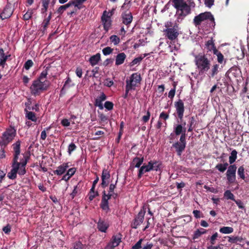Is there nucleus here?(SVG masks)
<instances>
[{
  "label": "nucleus",
  "mask_w": 249,
  "mask_h": 249,
  "mask_svg": "<svg viewBox=\"0 0 249 249\" xmlns=\"http://www.w3.org/2000/svg\"><path fill=\"white\" fill-rule=\"evenodd\" d=\"M224 196L227 199L235 200L233 194L230 190H227L224 192Z\"/></svg>",
  "instance_id": "44"
},
{
  "label": "nucleus",
  "mask_w": 249,
  "mask_h": 249,
  "mask_svg": "<svg viewBox=\"0 0 249 249\" xmlns=\"http://www.w3.org/2000/svg\"><path fill=\"white\" fill-rule=\"evenodd\" d=\"M73 2L71 0L65 5H61L56 10V13L59 15H61L63 12L69 7L73 5Z\"/></svg>",
  "instance_id": "26"
},
{
  "label": "nucleus",
  "mask_w": 249,
  "mask_h": 249,
  "mask_svg": "<svg viewBox=\"0 0 249 249\" xmlns=\"http://www.w3.org/2000/svg\"><path fill=\"white\" fill-rule=\"evenodd\" d=\"M27 163V158H25V160L22 161L18 162V163L19 164V168L18 170V174L19 175L23 176L26 173V170L25 166Z\"/></svg>",
  "instance_id": "23"
},
{
  "label": "nucleus",
  "mask_w": 249,
  "mask_h": 249,
  "mask_svg": "<svg viewBox=\"0 0 249 249\" xmlns=\"http://www.w3.org/2000/svg\"><path fill=\"white\" fill-rule=\"evenodd\" d=\"M100 59L101 55L99 53H97L90 57L89 62L91 66H94L98 64Z\"/></svg>",
  "instance_id": "28"
},
{
  "label": "nucleus",
  "mask_w": 249,
  "mask_h": 249,
  "mask_svg": "<svg viewBox=\"0 0 249 249\" xmlns=\"http://www.w3.org/2000/svg\"><path fill=\"white\" fill-rule=\"evenodd\" d=\"M107 98V96L104 93L102 92L101 94L97 96L95 99V101L94 102V105L95 107H98L101 110L104 109V105L103 104V102L105 101Z\"/></svg>",
  "instance_id": "18"
},
{
  "label": "nucleus",
  "mask_w": 249,
  "mask_h": 249,
  "mask_svg": "<svg viewBox=\"0 0 249 249\" xmlns=\"http://www.w3.org/2000/svg\"><path fill=\"white\" fill-rule=\"evenodd\" d=\"M71 82H72V81H71V78L69 76L67 77L66 81H65V84H64L62 89H63L65 88H69L71 86H73L74 85L73 84L71 85Z\"/></svg>",
  "instance_id": "49"
},
{
  "label": "nucleus",
  "mask_w": 249,
  "mask_h": 249,
  "mask_svg": "<svg viewBox=\"0 0 249 249\" xmlns=\"http://www.w3.org/2000/svg\"><path fill=\"white\" fill-rule=\"evenodd\" d=\"M142 81V77L140 73L136 72L131 75L129 79L126 80V86L132 90H135Z\"/></svg>",
  "instance_id": "8"
},
{
  "label": "nucleus",
  "mask_w": 249,
  "mask_h": 249,
  "mask_svg": "<svg viewBox=\"0 0 249 249\" xmlns=\"http://www.w3.org/2000/svg\"><path fill=\"white\" fill-rule=\"evenodd\" d=\"M3 146H0V159H4L6 157L5 148Z\"/></svg>",
  "instance_id": "56"
},
{
  "label": "nucleus",
  "mask_w": 249,
  "mask_h": 249,
  "mask_svg": "<svg viewBox=\"0 0 249 249\" xmlns=\"http://www.w3.org/2000/svg\"><path fill=\"white\" fill-rule=\"evenodd\" d=\"M78 185H79V184H78L76 186H74L73 191L70 194V196H71L72 199L74 198V197L76 196V195L78 193L77 189L79 188V187H78Z\"/></svg>",
  "instance_id": "54"
},
{
  "label": "nucleus",
  "mask_w": 249,
  "mask_h": 249,
  "mask_svg": "<svg viewBox=\"0 0 249 249\" xmlns=\"http://www.w3.org/2000/svg\"><path fill=\"white\" fill-rule=\"evenodd\" d=\"M193 213L194 214V216L196 218H198L200 217H203V214L199 210H194L193 212Z\"/></svg>",
  "instance_id": "53"
},
{
  "label": "nucleus",
  "mask_w": 249,
  "mask_h": 249,
  "mask_svg": "<svg viewBox=\"0 0 249 249\" xmlns=\"http://www.w3.org/2000/svg\"><path fill=\"white\" fill-rule=\"evenodd\" d=\"M24 111L26 112V117L28 119L30 120L33 122H36L37 118L36 117V114L34 112L28 111L27 108H25Z\"/></svg>",
  "instance_id": "33"
},
{
  "label": "nucleus",
  "mask_w": 249,
  "mask_h": 249,
  "mask_svg": "<svg viewBox=\"0 0 249 249\" xmlns=\"http://www.w3.org/2000/svg\"><path fill=\"white\" fill-rule=\"evenodd\" d=\"M237 167L235 164L230 165L226 172L227 179L230 184L233 183L236 179Z\"/></svg>",
  "instance_id": "11"
},
{
  "label": "nucleus",
  "mask_w": 249,
  "mask_h": 249,
  "mask_svg": "<svg viewBox=\"0 0 249 249\" xmlns=\"http://www.w3.org/2000/svg\"><path fill=\"white\" fill-rule=\"evenodd\" d=\"M87 0H71V1L73 2V5H74L75 8H77L78 10H80L84 7L83 4Z\"/></svg>",
  "instance_id": "34"
},
{
  "label": "nucleus",
  "mask_w": 249,
  "mask_h": 249,
  "mask_svg": "<svg viewBox=\"0 0 249 249\" xmlns=\"http://www.w3.org/2000/svg\"><path fill=\"white\" fill-rule=\"evenodd\" d=\"M160 164L156 160H150L148 162L147 164H144L139 169L137 177L138 179H140L142 175L147 172L151 171H157L160 168Z\"/></svg>",
  "instance_id": "5"
},
{
  "label": "nucleus",
  "mask_w": 249,
  "mask_h": 249,
  "mask_svg": "<svg viewBox=\"0 0 249 249\" xmlns=\"http://www.w3.org/2000/svg\"><path fill=\"white\" fill-rule=\"evenodd\" d=\"M108 227V225L107 222H105L101 219L99 220V221L97 223V228L99 231L106 232Z\"/></svg>",
  "instance_id": "24"
},
{
  "label": "nucleus",
  "mask_w": 249,
  "mask_h": 249,
  "mask_svg": "<svg viewBox=\"0 0 249 249\" xmlns=\"http://www.w3.org/2000/svg\"><path fill=\"white\" fill-rule=\"evenodd\" d=\"M146 56V54H144L143 56H140L137 58H135L131 62V63H130L131 66H134L135 65L139 64L142 61V60L143 59V58L144 57H145Z\"/></svg>",
  "instance_id": "45"
},
{
  "label": "nucleus",
  "mask_w": 249,
  "mask_h": 249,
  "mask_svg": "<svg viewBox=\"0 0 249 249\" xmlns=\"http://www.w3.org/2000/svg\"><path fill=\"white\" fill-rule=\"evenodd\" d=\"M20 144L21 142L18 140L12 145L13 150V159L12 161L18 162V156L20 153Z\"/></svg>",
  "instance_id": "16"
},
{
  "label": "nucleus",
  "mask_w": 249,
  "mask_h": 249,
  "mask_svg": "<svg viewBox=\"0 0 249 249\" xmlns=\"http://www.w3.org/2000/svg\"><path fill=\"white\" fill-rule=\"evenodd\" d=\"M214 0H204L206 6L211 8L214 4Z\"/></svg>",
  "instance_id": "62"
},
{
  "label": "nucleus",
  "mask_w": 249,
  "mask_h": 249,
  "mask_svg": "<svg viewBox=\"0 0 249 249\" xmlns=\"http://www.w3.org/2000/svg\"><path fill=\"white\" fill-rule=\"evenodd\" d=\"M219 231L222 233L229 234L233 231V229L231 227H223L220 228Z\"/></svg>",
  "instance_id": "37"
},
{
  "label": "nucleus",
  "mask_w": 249,
  "mask_h": 249,
  "mask_svg": "<svg viewBox=\"0 0 249 249\" xmlns=\"http://www.w3.org/2000/svg\"><path fill=\"white\" fill-rule=\"evenodd\" d=\"M77 148V146L73 142H71L68 146V152L70 155H71V153L75 151Z\"/></svg>",
  "instance_id": "48"
},
{
  "label": "nucleus",
  "mask_w": 249,
  "mask_h": 249,
  "mask_svg": "<svg viewBox=\"0 0 249 249\" xmlns=\"http://www.w3.org/2000/svg\"><path fill=\"white\" fill-rule=\"evenodd\" d=\"M10 56V55H5L4 53L3 49H0V66L4 67L6 61H7L8 57Z\"/></svg>",
  "instance_id": "29"
},
{
  "label": "nucleus",
  "mask_w": 249,
  "mask_h": 249,
  "mask_svg": "<svg viewBox=\"0 0 249 249\" xmlns=\"http://www.w3.org/2000/svg\"><path fill=\"white\" fill-rule=\"evenodd\" d=\"M12 169L7 174V177L9 179H14L17 178L19 168V164L18 162L12 161Z\"/></svg>",
  "instance_id": "17"
},
{
  "label": "nucleus",
  "mask_w": 249,
  "mask_h": 249,
  "mask_svg": "<svg viewBox=\"0 0 249 249\" xmlns=\"http://www.w3.org/2000/svg\"><path fill=\"white\" fill-rule=\"evenodd\" d=\"M153 247V244L152 242L140 239L132 246V249H152Z\"/></svg>",
  "instance_id": "13"
},
{
  "label": "nucleus",
  "mask_w": 249,
  "mask_h": 249,
  "mask_svg": "<svg viewBox=\"0 0 249 249\" xmlns=\"http://www.w3.org/2000/svg\"><path fill=\"white\" fill-rule=\"evenodd\" d=\"M51 128V127H47L43 131L41 132L40 138L43 140H45L47 137V134L46 131H48Z\"/></svg>",
  "instance_id": "59"
},
{
  "label": "nucleus",
  "mask_w": 249,
  "mask_h": 249,
  "mask_svg": "<svg viewBox=\"0 0 249 249\" xmlns=\"http://www.w3.org/2000/svg\"><path fill=\"white\" fill-rule=\"evenodd\" d=\"M121 18L122 23L128 27L132 21L133 16L130 12H124L122 13Z\"/></svg>",
  "instance_id": "19"
},
{
  "label": "nucleus",
  "mask_w": 249,
  "mask_h": 249,
  "mask_svg": "<svg viewBox=\"0 0 249 249\" xmlns=\"http://www.w3.org/2000/svg\"><path fill=\"white\" fill-rule=\"evenodd\" d=\"M76 170V169L74 167L69 169L67 172V175L71 178L75 174Z\"/></svg>",
  "instance_id": "63"
},
{
  "label": "nucleus",
  "mask_w": 249,
  "mask_h": 249,
  "mask_svg": "<svg viewBox=\"0 0 249 249\" xmlns=\"http://www.w3.org/2000/svg\"><path fill=\"white\" fill-rule=\"evenodd\" d=\"M110 41L115 45H118L120 42V38L116 35H112L110 37Z\"/></svg>",
  "instance_id": "46"
},
{
  "label": "nucleus",
  "mask_w": 249,
  "mask_h": 249,
  "mask_svg": "<svg viewBox=\"0 0 249 249\" xmlns=\"http://www.w3.org/2000/svg\"><path fill=\"white\" fill-rule=\"evenodd\" d=\"M48 75V71L47 70V69L43 70L41 73H40V75L38 77V78L37 79V80H40L42 81H45V82H49L46 79L47 75Z\"/></svg>",
  "instance_id": "40"
},
{
  "label": "nucleus",
  "mask_w": 249,
  "mask_h": 249,
  "mask_svg": "<svg viewBox=\"0 0 249 249\" xmlns=\"http://www.w3.org/2000/svg\"><path fill=\"white\" fill-rule=\"evenodd\" d=\"M165 26L167 28L166 29H164L163 31L165 36L171 41L176 39L179 34L178 30L175 28V26L173 28H169L170 25L167 23Z\"/></svg>",
  "instance_id": "9"
},
{
  "label": "nucleus",
  "mask_w": 249,
  "mask_h": 249,
  "mask_svg": "<svg viewBox=\"0 0 249 249\" xmlns=\"http://www.w3.org/2000/svg\"><path fill=\"white\" fill-rule=\"evenodd\" d=\"M102 194L100 207L103 210L105 211L106 213H108L110 210L108 205V200L112 197V193L108 192V194H107L106 192L104 190L102 192Z\"/></svg>",
  "instance_id": "10"
},
{
  "label": "nucleus",
  "mask_w": 249,
  "mask_h": 249,
  "mask_svg": "<svg viewBox=\"0 0 249 249\" xmlns=\"http://www.w3.org/2000/svg\"><path fill=\"white\" fill-rule=\"evenodd\" d=\"M150 115H151V114H150V112L149 110H147V112H146V114L145 115H144L142 117V121L144 123H147L149 119H150Z\"/></svg>",
  "instance_id": "55"
},
{
  "label": "nucleus",
  "mask_w": 249,
  "mask_h": 249,
  "mask_svg": "<svg viewBox=\"0 0 249 249\" xmlns=\"http://www.w3.org/2000/svg\"><path fill=\"white\" fill-rule=\"evenodd\" d=\"M207 19L212 22L213 23V26L215 25L214 17L210 12L202 13L196 16H195L193 20L194 23L196 26H197L200 25L202 21Z\"/></svg>",
  "instance_id": "7"
},
{
  "label": "nucleus",
  "mask_w": 249,
  "mask_h": 249,
  "mask_svg": "<svg viewBox=\"0 0 249 249\" xmlns=\"http://www.w3.org/2000/svg\"><path fill=\"white\" fill-rule=\"evenodd\" d=\"M34 13L33 9H29L26 13L23 15V18L25 20H28L30 19L32 16V15Z\"/></svg>",
  "instance_id": "42"
},
{
  "label": "nucleus",
  "mask_w": 249,
  "mask_h": 249,
  "mask_svg": "<svg viewBox=\"0 0 249 249\" xmlns=\"http://www.w3.org/2000/svg\"><path fill=\"white\" fill-rule=\"evenodd\" d=\"M110 178L109 172L106 169H104L102 171L101 179L108 180Z\"/></svg>",
  "instance_id": "41"
},
{
  "label": "nucleus",
  "mask_w": 249,
  "mask_h": 249,
  "mask_svg": "<svg viewBox=\"0 0 249 249\" xmlns=\"http://www.w3.org/2000/svg\"><path fill=\"white\" fill-rule=\"evenodd\" d=\"M233 201L237 204V205L238 206L239 208L241 209H245V206L244 205V204L241 200H240V199L235 200H235H233Z\"/></svg>",
  "instance_id": "60"
},
{
  "label": "nucleus",
  "mask_w": 249,
  "mask_h": 249,
  "mask_svg": "<svg viewBox=\"0 0 249 249\" xmlns=\"http://www.w3.org/2000/svg\"><path fill=\"white\" fill-rule=\"evenodd\" d=\"M126 57V54L124 53H118L116 57L115 65L119 66L123 64Z\"/></svg>",
  "instance_id": "25"
},
{
  "label": "nucleus",
  "mask_w": 249,
  "mask_h": 249,
  "mask_svg": "<svg viewBox=\"0 0 249 249\" xmlns=\"http://www.w3.org/2000/svg\"><path fill=\"white\" fill-rule=\"evenodd\" d=\"M16 135V129L10 125L3 133L0 139V146L6 147L11 142Z\"/></svg>",
  "instance_id": "3"
},
{
  "label": "nucleus",
  "mask_w": 249,
  "mask_h": 249,
  "mask_svg": "<svg viewBox=\"0 0 249 249\" xmlns=\"http://www.w3.org/2000/svg\"><path fill=\"white\" fill-rule=\"evenodd\" d=\"M186 128L181 124H178L174 127V132L176 136H178L183 133H186Z\"/></svg>",
  "instance_id": "27"
},
{
  "label": "nucleus",
  "mask_w": 249,
  "mask_h": 249,
  "mask_svg": "<svg viewBox=\"0 0 249 249\" xmlns=\"http://www.w3.org/2000/svg\"><path fill=\"white\" fill-rule=\"evenodd\" d=\"M237 174L242 179H244L245 178V168L243 166H241L238 168Z\"/></svg>",
  "instance_id": "43"
},
{
  "label": "nucleus",
  "mask_w": 249,
  "mask_h": 249,
  "mask_svg": "<svg viewBox=\"0 0 249 249\" xmlns=\"http://www.w3.org/2000/svg\"><path fill=\"white\" fill-rule=\"evenodd\" d=\"M174 105L178 118L181 120L183 119L185 110L183 101L181 99H179L178 101L175 102Z\"/></svg>",
  "instance_id": "15"
},
{
  "label": "nucleus",
  "mask_w": 249,
  "mask_h": 249,
  "mask_svg": "<svg viewBox=\"0 0 249 249\" xmlns=\"http://www.w3.org/2000/svg\"><path fill=\"white\" fill-rule=\"evenodd\" d=\"M213 54L217 56L218 62L222 64L224 61V56L222 53L217 49H215Z\"/></svg>",
  "instance_id": "39"
},
{
  "label": "nucleus",
  "mask_w": 249,
  "mask_h": 249,
  "mask_svg": "<svg viewBox=\"0 0 249 249\" xmlns=\"http://www.w3.org/2000/svg\"><path fill=\"white\" fill-rule=\"evenodd\" d=\"M145 213L146 211L144 208L140 210L132 222L131 227L132 228L137 229L143 222Z\"/></svg>",
  "instance_id": "12"
},
{
  "label": "nucleus",
  "mask_w": 249,
  "mask_h": 249,
  "mask_svg": "<svg viewBox=\"0 0 249 249\" xmlns=\"http://www.w3.org/2000/svg\"><path fill=\"white\" fill-rule=\"evenodd\" d=\"M204 48L207 50L206 53L208 54V53L211 52L212 51L213 53H214V50L217 49L215 46L214 40L212 38L206 42Z\"/></svg>",
  "instance_id": "21"
},
{
  "label": "nucleus",
  "mask_w": 249,
  "mask_h": 249,
  "mask_svg": "<svg viewBox=\"0 0 249 249\" xmlns=\"http://www.w3.org/2000/svg\"><path fill=\"white\" fill-rule=\"evenodd\" d=\"M219 65L217 64H214L211 69L210 71V77H213L215 75L217 74L219 72Z\"/></svg>",
  "instance_id": "32"
},
{
  "label": "nucleus",
  "mask_w": 249,
  "mask_h": 249,
  "mask_svg": "<svg viewBox=\"0 0 249 249\" xmlns=\"http://www.w3.org/2000/svg\"><path fill=\"white\" fill-rule=\"evenodd\" d=\"M114 9H112L111 10L107 11L105 10L101 17V21L103 23L104 29L106 31V32H107L109 29H111L112 26V20L111 19V17L114 13Z\"/></svg>",
  "instance_id": "6"
},
{
  "label": "nucleus",
  "mask_w": 249,
  "mask_h": 249,
  "mask_svg": "<svg viewBox=\"0 0 249 249\" xmlns=\"http://www.w3.org/2000/svg\"><path fill=\"white\" fill-rule=\"evenodd\" d=\"M49 85V82L36 79L33 81L30 87L31 94L35 96L39 95L41 92L47 89Z\"/></svg>",
  "instance_id": "4"
},
{
  "label": "nucleus",
  "mask_w": 249,
  "mask_h": 249,
  "mask_svg": "<svg viewBox=\"0 0 249 249\" xmlns=\"http://www.w3.org/2000/svg\"><path fill=\"white\" fill-rule=\"evenodd\" d=\"M218 237V234L217 232H215L210 238V243L212 245H214L215 243V240Z\"/></svg>",
  "instance_id": "52"
},
{
  "label": "nucleus",
  "mask_w": 249,
  "mask_h": 249,
  "mask_svg": "<svg viewBox=\"0 0 249 249\" xmlns=\"http://www.w3.org/2000/svg\"><path fill=\"white\" fill-rule=\"evenodd\" d=\"M228 242L231 243H237L238 242H241L243 240L242 237L236 236H228Z\"/></svg>",
  "instance_id": "38"
},
{
  "label": "nucleus",
  "mask_w": 249,
  "mask_h": 249,
  "mask_svg": "<svg viewBox=\"0 0 249 249\" xmlns=\"http://www.w3.org/2000/svg\"><path fill=\"white\" fill-rule=\"evenodd\" d=\"M172 147L175 149L176 152L178 156H180L185 150L186 147V144L182 143L180 142H177L172 145Z\"/></svg>",
  "instance_id": "20"
},
{
  "label": "nucleus",
  "mask_w": 249,
  "mask_h": 249,
  "mask_svg": "<svg viewBox=\"0 0 249 249\" xmlns=\"http://www.w3.org/2000/svg\"><path fill=\"white\" fill-rule=\"evenodd\" d=\"M83 245L80 241L76 242L74 243L73 248L71 249H82Z\"/></svg>",
  "instance_id": "57"
},
{
  "label": "nucleus",
  "mask_w": 249,
  "mask_h": 249,
  "mask_svg": "<svg viewBox=\"0 0 249 249\" xmlns=\"http://www.w3.org/2000/svg\"><path fill=\"white\" fill-rule=\"evenodd\" d=\"M33 62L32 60H28L24 64V68L28 70H29L31 67H32L33 65Z\"/></svg>",
  "instance_id": "51"
},
{
  "label": "nucleus",
  "mask_w": 249,
  "mask_h": 249,
  "mask_svg": "<svg viewBox=\"0 0 249 249\" xmlns=\"http://www.w3.org/2000/svg\"><path fill=\"white\" fill-rule=\"evenodd\" d=\"M228 166H229L228 163L226 162L224 163L223 164H222V163L217 164L215 166V168L216 169H217L219 172L223 173L227 169Z\"/></svg>",
  "instance_id": "35"
},
{
  "label": "nucleus",
  "mask_w": 249,
  "mask_h": 249,
  "mask_svg": "<svg viewBox=\"0 0 249 249\" xmlns=\"http://www.w3.org/2000/svg\"><path fill=\"white\" fill-rule=\"evenodd\" d=\"M169 114L163 111L160 114L159 118L160 119H163L165 121H166L167 119L169 118Z\"/></svg>",
  "instance_id": "61"
},
{
  "label": "nucleus",
  "mask_w": 249,
  "mask_h": 249,
  "mask_svg": "<svg viewBox=\"0 0 249 249\" xmlns=\"http://www.w3.org/2000/svg\"><path fill=\"white\" fill-rule=\"evenodd\" d=\"M69 167L68 163H64L62 164L59 166L57 169L53 171L54 174L58 176L63 175L65 173L67 168Z\"/></svg>",
  "instance_id": "22"
},
{
  "label": "nucleus",
  "mask_w": 249,
  "mask_h": 249,
  "mask_svg": "<svg viewBox=\"0 0 249 249\" xmlns=\"http://www.w3.org/2000/svg\"><path fill=\"white\" fill-rule=\"evenodd\" d=\"M114 107V104L112 102L110 101H106L104 106V107H105L106 109L107 110H111L113 109Z\"/></svg>",
  "instance_id": "47"
},
{
  "label": "nucleus",
  "mask_w": 249,
  "mask_h": 249,
  "mask_svg": "<svg viewBox=\"0 0 249 249\" xmlns=\"http://www.w3.org/2000/svg\"><path fill=\"white\" fill-rule=\"evenodd\" d=\"M113 50V49L111 48L110 47H107L103 49L102 52L104 55H107L111 53Z\"/></svg>",
  "instance_id": "50"
},
{
  "label": "nucleus",
  "mask_w": 249,
  "mask_h": 249,
  "mask_svg": "<svg viewBox=\"0 0 249 249\" xmlns=\"http://www.w3.org/2000/svg\"><path fill=\"white\" fill-rule=\"evenodd\" d=\"M11 227L9 224H7L6 226L2 228V231L5 233L8 234L11 231Z\"/></svg>",
  "instance_id": "64"
},
{
  "label": "nucleus",
  "mask_w": 249,
  "mask_h": 249,
  "mask_svg": "<svg viewBox=\"0 0 249 249\" xmlns=\"http://www.w3.org/2000/svg\"><path fill=\"white\" fill-rule=\"evenodd\" d=\"M13 12L14 8L12 4L10 3H7L0 14V18L2 20L9 18L12 15Z\"/></svg>",
  "instance_id": "14"
},
{
  "label": "nucleus",
  "mask_w": 249,
  "mask_h": 249,
  "mask_svg": "<svg viewBox=\"0 0 249 249\" xmlns=\"http://www.w3.org/2000/svg\"><path fill=\"white\" fill-rule=\"evenodd\" d=\"M143 161V157L140 158L138 157H136L133 159L132 164H133L135 167L140 168L141 165L142 164Z\"/></svg>",
  "instance_id": "30"
},
{
  "label": "nucleus",
  "mask_w": 249,
  "mask_h": 249,
  "mask_svg": "<svg viewBox=\"0 0 249 249\" xmlns=\"http://www.w3.org/2000/svg\"><path fill=\"white\" fill-rule=\"evenodd\" d=\"M173 6L176 9L178 18H183L191 13V8L195 7L192 0H172Z\"/></svg>",
  "instance_id": "1"
},
{
  "label": "nucleus",
  "mask_w": 249,
  "mask_h": 249,
  "mask_svg": "<svg viewBox=\"0 0 249 249\" xmlns=\"http://www.w3.org/2000/svg\"><path fill=\"white\" fill-rule=\"evenodd\" d=\"M195 63L199 73L208 71L211 66V60L208 58V53H199L195 55Z\"/></svg>",
  "instance_id": "2"
},
{
  "label": "nucleus",
  "mask_w": 249,
  "mask_h": 249,
  "mask_svg": "<svg viewBox=\"0 0 249 249\" xmlns=\"http://www.w3.org/2000/svg\"><path fill=\"white\" fill-rule=\"evenodd\" d=\"M237 152L236 151V150L234 149L231 151V155L229 157V163L231 165H232V164L235 161L237 157Z\"/></svg>",
  "instance_id": "36"
},
{
  "label": "nucleus",
  "mask_w": 249,
  "mask_h": 249,
  "mask_svg": "<svg viewBox=\"0 0 249 249\" xmlns=\"http://www.w3.org/2000/svg\"><path fill=\"white\" fill-rule=\"evenodd\" d=\"M122 234L120 233L113 235L111 238V242L115 246H118L121 242Z\"/></svg>",
  "instance_id": "31"
},
{
  "label": "nucleus",
  "mask_w": 249,
  "mask_h": 249,
  "mask_svg": "<svg viewBox=\"0 0 249 249\" xmlns=\"http://www.w3.org/2000/svg\"><path fill=\"white\" fill-rule=\"evenodd\" d=\"M99 118L101 121L103 123H107L108 120V117L104 113L99 114Z\"/></svg>",
  "instance_id": "58"
}]
</instances>
